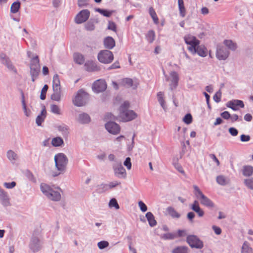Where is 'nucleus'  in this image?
<instances>
[{
	"label": "nucleus",
	"instance_id": "4c0bfd02",
	"mask_svg": "<svg viewBox=\"0 0 253 253\" xmlns=\"http://www.w3.org/2000/svg\"><path fill=\"white\" fill-rule=\"evenodd\" d=\"M63 143V139L60 137L54 138L51 141L52 145L55 147L61 146Z\"/></svg>",
	"mask_w": 253,
	"mask_h": 253
},
{
	"label": "nucleus",
	"instance_id": "b1692460",
	"mask_svg": "<svg viewBox=\"0 0 253 253\" xmlns=\"http://www.w3.org/2000/svg\"><path fill=\"white\" fill-rule=\"evenodd\" d=\"M224 45L229 49L234 51L237 48V43L231 40H225L223 41Z\"/></svg>",
	"mask_w": 253,
	"mask_h": 253
},
{
	"label": "nucleus",
	"instance_id": "20e7f679",
	"mask_svg": "<svg viewBox=\"0 0 253 253\" xmlns=\"http://www.w3.org/2000/svg\"><path fill=\"white\" fill-rule=\"evenodd\" d=\"M56 167L58 171L65 172L68 163V159L65 154L59 153L54 157Z\"/></svg>",
	"mask_w": 253,
	"mask_h": 253
},
{
	"label": "nucleus",
	"instance_id": "58836bf2",
	"mask_svg": "<svg viewBox=\"0 0 253 253\" xmlns=\"http://www.w3.org/2000/svg\"><path fill=\"white\" fill-rule=\"evenodd\" d=\"M146 39L149 42L152 43L155 40V33L153 30H150L148 32L146 35Z\"/></svg>",
	"mask_w": 253,
	"mask_h": 253
},
{
	"label": "nucleus",
	"instance_id": "ddd939ff",
	"mask_svg": "<svg viewBox=\"0 0 253 253\" xmlns=\"http://www.w3.org/2000/svg\"><path fill=\"white\" fill-rule=\"evenodd\" d=\"M113 169L114 174L117 177L120 178H125L126 177V169L121 163L114 164Z\"/></svg>",
	"mask_w": 253,
	"mask_h": 253
},
{
	"label": "nucleus",
	"instance_id": "de8ad7c7",
	"mask_svg": "<svg viewBox=\"0 0 253 253\" xmlns=\"http://www.w3.org/2000/svg\"><path fill=\"white\" fill-rule=\"evenodd\" d=\"M25 174L26 176L28 178L29 180L35 182L36 181V180L33 174V173L28 169H27L25 171Z\"/></svg>",
	"mask_w": 253,
	"mask_h": 253
},
{
	"label": "nucleus",
	"instance_id": "a19ab883",
	"mask_svg": "<svg viewBox=\"0 0 253 253\" xmlns=\"http://www.w3.org/2000/svg\"><path fill=\"white\" fill-rule=\"evenodd\" d=\"M244 183L248 188L253 190V177L245 179Z\"/></svg>",
	"mask_w": 253,
	"mask_h": 253
},
{
	"label": "nucleus",
	"instance_id": "338daca9",
	"mask_svg": "<svg viewBox=\"0 0 253 253\" xmlns=\"http://www.w3.org/2000/svg\"><path fill=\"white\" fill-rule=\"evenodd\" d=\"M221 116L225 120H228L230 118L231 115L228 111H224L221 114Z\"/></svg>",
	"mask_w": 253,
	"mask_h": 253
},
{
	"label": "nucleus",
	"instance_id": "393cba45",
	"mask_svg": "<svg viewBox=\"0 0 253 253\" xmlns=\"http://www.w3.org/2000/svg\"><path fill=\"white\" fill-rule=\"evenodd\" d=\"M74 61L78 64L82 65L84 62V56L81 53L77 52L73 55Z\"/></svg>",
	"mask_w": 253,
	"mask_h": 253
},
{
	"label": "nucleus",
	"instance_id": "69168bd1",
	"mask_svg": "<svg viewBox=\"0 0 253 253\" xmlns=\"http://www.w3.org/2000/svg\"><path fill=\"white\" fill-rule=\"evenodd\" d=\"M240 139L242 142H248L250 140L251 137L249 135L242 134L240 136Z\"/></svg>",
	"mask_w": 253,
	"mask_h": 253
},
{
	"label": "nucleus",
	"instance_id": "2f4dec72",
	"mask_svg": "<svg viewBox=\"0 0 253 253\" xmlns=\"http://www.w3.org/2000/svg\"><path fill=\"white\" fill-rule=\"evenodd\" d=\"M149 13L152 18L153 22L156 24H158L159 21L155 9L152 7H150L149 9Z\"/></svg>",
	"mask_w": 253,
	"mask_h": 253
},
{
	"label": "nucleus",
	"instance_id": "c9c22d12",
	"mask_svg": "<svg viewBox=\"0 0 253 253\" xmlns=\"http://www.w3.org/2000/svg\"><path fill=\"white\" fill-rule=\"evenodd\" d=\"M79 121L82 124L88 123L90 122V117L87 114L83 113L79 115Z\"/></svg>",
	"mask_w": 253,
	"mask_h": 253
},
{
	"label": "nucleus",
	"instance_id": "9d476101",
	"mask_svg": "<svg viewBox=\"0 0 253 253\" xmlns=\"http://www.w3.org/2000/svg\"><path fill=\"white\" fill-rule=\"evenodd\" d=\"M187 242L192 248L202 249L203 247V242L195 235L188 236Z\"/></svg>",
	"mask_w": 253,
	"mask_h": 253
},
{
	"label": "nucleus",
	"instance_id": "0e129e2a",
	"mask_svg": "<svg viewBox=\"0 0 253 253\" xmlns=\"http://www.w3.org/2000/svg\"><path fill=\"white\" fill-rule=\"evenodd\" d=\"M22 107L24 110L25 115L27 117H29L31 114V111L30 110L27 109L26 103H24L23 102V105H22Z\"/></svg>",
	"mask_w": 253,
	"mask_h": 253
},
{
	"label": "nucleus",
	"instance_id": "1a4fd4ad",
	"mask_svg": "<svg viewBox=\"0 0 253 253\" xmlns=\"http://www.w3.org/2000/svg\"><path fill=\"white\" fill-rule=\"evenodd\" d=\"M61 189L57 186L48 185V199L54 201H58L61 199Z\"/></svg>",
	"mask_w": 253,
	"mask_h": 253
},
{
	"label": "nucleus",
	"instance_id": "72a5a7b5",
	"mask_svg": "<svg viewBox=\"0 0 253 253\" xmlns=\"http://www.w3.org/2000/svg\"><path fill=\"white\" fill-rule=\"evenodd\" d=\"M7 158L12 163L17 160L18 157L17 155L12 150H9L7 152Z\"/></svg>",
	"mask_w": 253,
	"mask_h": 253
},
{
	"label": "nucleus",
	"instance_id": "49530a36",
	"mask_svg": "<svg viewBox=\"0 0 253 253\" xmlns=\"http://www.w3.org/2000/svg\"><path fill=\"white\" fill-rule=\"evenodd\" d=\"M51 112L55 114L60 115L61 114V110L59 106L56 105H51L50 106Z\"/></svg>",
	"mask_w": 253,
	"mask_h": 253
},
{
	"label": "nucleus",
	"instance_id": "052dcab7",
	"mask_svg": "<svg viewBox=\"0 0 253 253\" xmlns=\"http://www.w3.org/2000/svg\"><path fill=\"white\" fill-rule=\"evenodd\" d=\"M120 68V63L119 61H116L112 65H111L109 68L108 70L119 69Z\"/></svg>",
	"mask_w": 253,
	"mask_h": 253
},
{
	"label": "nucleus",
	"instance_id": "6ab92c4d",
	"mask_svg": "<svg viewBox=\"0 0 253 253\" xmlns=\"http://www.w3.org/2000/svg\"><path fill=\"white\" fill-rule=\"evenodd\" d=\"M85 70L88 72H96L100 70L96 63L92 61H88L84 64Z\"/></svg>",
	"mask_w": 253,
	"mask_h": 253
},
{
	"label": "nucleus",
	"instance_id": "4468645a",
	"mask_svg": "<svg viewBox=\"0 0 253 253\" xmlns=\"http://www.w3.org/2000/svg\"><path fill=\"white\" fill-rule=\"evenodd\" d=\"M29 247L33 253L37 252L42 248V242L38 237L33 236L31 238Z\"/></svg>",
	"mask_w": 253,
	"mask_h": 253
},
{
	"label": "nucleus",
	"instance_id": "37998d69",
	"mask_svg": "<svg viewBox=\"0 0 253 253\" xmlns=\"http://www.w3.org/2000/svg\"><path fill=\"white\" fill-rule=\"evenodd\" d=\"M109 190L108 184H101L98 186L97 191L98 193H103Z\"/></svg>",
	"mask_w": 253,
	"mask_h": 253
},
{
	"label": "nucleus",
	"instance_id": "412c9836",
	"mask_svg": "<svg viewBox=\"0 0 253 253\" xmlns=\"http://www.w3.org/2000/svg\"><path fill=\"white\" fill-rule=\"evenodd\" d=\"M195 52H191L192 54L197 53L199 56L202 57H206L207 55L208 50L207 48L203 45L199 44L195 48Z\"/></svg>",
	"mask_w": 253,
	"mask_h": 253
},
{
	"label": "nucleus",
	"instance_id": "4be33fe9",
	"mask_svg": "<svg viewBox=\"0 0 253 253\" xmlns=\"http://www.w3.org/2000/svg\"><path fill=\"white\" fill-rule=\"evenodd\" d=\"M191 209L196 212L199 216L202 217L204 215V211L202 210L199 206V202L195 200L191 205Z\"/></svg>",
	"mask_w": 253,
	"mask_h": 253
},
{
	"label": "nucleus",
	"instance_id": "680f3d73",
	"mask_svg": "<svg viewBox=\"0 0 253 253\" xmlns=\"http://www.w3.org/2000/svg\"><path fill=\"white\" fill-rule=\"evenodd\" d=\"M229 132L230 134L233 136H237L238 134V130L234 127H230L229 129Z\"/></svg>",
	"mask_w": 253,
	"mask_h": 253
},
{
	"label": "nucleus",
	"instance_id": "a878e982",
	"mask_svg": "<svg viewBox=\"0 0 253 253\" xmlns=\"http://www.w3.org/2000/svg\"><path fill=\"white\" fill-rule=\"evenodd\" d=\"M178 5L180 16L184 17L186 15V11L183 0H178Z\"/></svg>",
	"mask_w": 253,
	"mask_h": 253
},
{
	"label": "nucleus",
	"instance_id": "603ef678",
	"mask_svg": "<svg viewBox=\"0 0 253 253\" xmlns=\"http://www.w3.org/2000/svg\"><path fill=\"white\" fill-rule=\"evenodd\" d=\"M221 92L220 90H219L217 91L213 96V100L216 102H219L221 100Z\"/></svg>",
	"mask_w": 253,
	"mask_h": 253
},
{
	"label": "nucleus",
	"instance_id": "f3484780",
	"mask_svg": "<svg viewBox=\"0 0 253 253\" xmlns=\"http://www.w3.org/2000/svg\"><path fill=\"white\" fill-rule=\"evenodd\" d=\"M106 87L107 85L104 80H98L93 83L92 89L96 92H100L105 90Z\"/></svg>",
	"mask_w": 253,
	"mask_h": 253
},
{
	"label": "nucleus",
	"instance_id": "dca6fc26",
	"mask_svg": "<svg viewBox=\"0 0 253 253\" xmlns=\"http://www.w3.org/2000/svg\"><path fill=\"white\" fill-rule=\"evenodd\" d=\"M105 127L110 133L117 134L120 132V126L115 122H109L106 124Z\"/></svg>",
	"mask_w": 253,
	"mask_h": 253
},
{
	"label": "nucleus",
	"instance_id": "c85d7f7f",
	"mask_svg": "<svg viewBox=\"0 0 253 253\" xmlns=\"http://www.w3.org/2000/svg\"><path fill=\"white\" fill-rule=\"evenodd\" d=\"M167 211L168 213L173 218H178L180 217V214L179 213L173 208L169 207L167 208Z\"/></svg>",
	"mask_w": 253,
	"mask_h": 253
},
{
	"label": "nucleus",
	"instance_id": "cd10ccee",
	"mask_svg": "<svg viewBox=\"0 0 253 253\" xmlns=\"http://www.w3.org/2000/svg\"><path fill=\"white\" fill-rule=\"evenodd\" d=\"M253 174V167L245 166L243 168V174L246 176H251Z\"/></svg>",
	"mask_w": 253,
	"mask_h": 253
},
{
	"label": "nucleus",
	"instance_id": "473e14b6",
	"mask_svg": "<svg viewBox=\"0 0 253 253\" xmlns=\"http://www.w3.org/2000/svg\"><path fill=\"white\" fill-rule=\"evenodd\" d=\"M20 2L19 0L14 1L10 7V12L12 13H17L20 8Z\"/></svg>",
	"mask_w": 253,
	"mask_h": 253
},
{
	"label": "nucleus",
	"instance_id": "bf43d9fd",
	"mask_svg": "<svg viewBox=\"0 0 253 253\" xmlns=\"http://www.w3.org/2000/svg\"><path fill=\"white\" fill-rule=\"evenodd\" d=\"M121 184L120 182H118L117 181H112L109 183V184H108V188L109 189L114 188L116 187L118 185H119Z\"/></svg>",
	"mask_w": 253,
	"mask_h": 253
},
{
	"label": "nucleus",
	"instance_id": "a211bd4d",
	"mask_svg": "<svg viewBox=\"0 0 253 253\" xmlns=\"http://www.w3.org/2000/svg\"><path fill=\"white\" fill-rule=\"evenodd\" d=\"M227 106L232 109L233 110H238L240 108L244 107V103L239 100H233L227 102Z\"/></svg>",
	"mask_w": 253,
	"mask_h": 253
},
{
	"label": "nucleus",
	"instance_id": "aec40b11",
	"mask_svg": "<svg viewBox=\"0 0 253 253\" xmlns=\"http://www.w3.org/2000/svg\"><path fill=\"white\" fill-rule=\"evenodd\" d=\"M46 116V109L45 106L43 105L41 113L37 117L36 119V123L38 126H42V124L44 121Z\"/></svg>",
	"mask_w": 253,
	"mask_h": 253
},
{
	"label": "nucleus",
	"instance_id": "a18cd8bd",
	"mask_svg": "<svg viewBox=\"0 0 253 253\" xmlns=\"http://www.w3.org/2000/svg\"><path fill=\"white\" fill-rule=\"evenodd\" d=\"M47 91V84H45L42 87L41 94H40V98L41 100H44L46 98V94Z\"/></svg>",
	"mask_w": 253,
	"mask_h": 253
},
{
	"label": "nucleus",
	"instance_id": "7ed1b4c3",
	"mask_svg": "<svg viewBox=\"0 0 253 253\" xmlns=\"http://www.w3.org/2000/svg\"><path fill=\"white\" fill-rule=\"evenodd\" d=\"M194 188V193L195 196L197 197L198 199L200 200L201 203L208 207H213L214 206V204L213 202L207 197L205 196L202 191L200 190L199 188L196 186H193Z\"/></svg>",
	"mask_w": 253,
	"mask_h": 253
},
{
	"label": "nucleus",
	"instance_id": "c03bdc74",
	"mask_svg": "<svg viewBox=\"0 0 253 253\" xmlns=\"http://www.w3.org/2000/svg\"><path fill=\"white\" fill-rule=\"evenodd\" d=\"M96 11L106 17H110L112 14V11H108L107 10L102 9L100 8L97 9Z\"/></svg>",
	"mask_w": 253,
	"mask_h": 253
},
{
	"label": "nucleus",
	"instance_id": "5fc2aeb1",
	"mask_svg": "<svg viewBox=\"0 0 253 253\" xmlns=\"http://www.w3.org/2000/svg\"><path fill=\"white\" fill-rule=\"evenodd\" d=\"M16 182L12 181L11 182H4L3 185L7 189H11L16 186Z\"/></svg>",
	"mask_w": 253,
	"mask_h": 253
},
{
	"label": "nucleus",
	"instance_id": "ea45409f",
	"mask_svg": "<svg viewBox=\"0 0 253 253\" xmlns=\"http://www.w3.org/2000/svg\"><path fill=\"white\" fill-rule=\"evenodd\" d=\"M121 84L127 87H131L133 86V81L130 78H125L122 80Z\"/></svg>",
	"mask_w": 253,
	"mask_h": 253
},
{
	"label": "nucleus",
	"instance_id": "2eb2a0df",
	"mask_svg": "<svg viewBox=\"0 0 253 253\" xmlns=\"http://www.w3.org/2000/svg\"><path fill=\"white\" fill-rule=\"evenodd\" d=\"M90 12L87 9H84L80 12L75 18V21L78 24L86 21L89 17Z\"/></svg>",
	"mask_w": 253,
	"mask_h": 253
},
{
	"label": "nucleus",
	"instance_id": "864d4df0",
	"mask_svg": "<svg viewBox=\"0 0 253 253\" xmlns=\"http://www.w3.org/2000/svg\"><path fill=\"white\" fill-rule=\"evenodd\" d=\"M40 187L42 192L45 196H47V185L45 183H41Z\"/></svg>",
	"mask_w": 253,
	"mask_h": 253
},
{
	"label": "nucleus",
	"instance_id": "c756f323",
	"mask_svg": "<svg viewBox=\"0 0 253 253\" xmlns=\"http://www.w3.org/2000/svg\"><path fill=\"white\" fill-rule=\"evenodd\" d=\"M241 253H253V250L248 242L246 241L243 243Z\"/></svg>",
	"mask_w": 253,
	"mask_h": 253
},
{
	"label": "nucleus",
	"instance_id": "6e6552de",
	"mask_svg": "<svg viewBox=\"0 0 253 253\" xmlns=\"http://www.w3.org/2000/svg\"><path fill=\"white\" fill-rule=\"evenodd\" d=\"M98 60L101 63L104 64H109L114 59L113 53L108 50H101L98 54Z\"/></svg>",
	"mask_w": 253,
	"mask_h": 253
},
{
	"label": "nucleus",
	"instance_id": "13d9d810",
	"mask_svg": "<svg viewBox=\"0 0 253 253\" xmlns=\"http://www.w3.org/2000/svg\"><path fill=\"white\" fill-rule=\"evenodd\" d=\"M124 165L128 169H130L131 168V163L130 162V158L129 157H127L125 162H124Z\"/></svg>",
	"mask_w": 253,
	"mask_h": 253
},
{
	"label": "nucleus",
	"instance_id": "8fccbe9b",
	"mask_svg": "<svg viewBox=\"0 0 253 253\" xmlns=\"http://www.w3.org/2000/svg\"><path fill=\"white\" fill-rule=\"evenodd\" d=\"M184 122L186 124H190L192 122V115L190 114H186L183 119Z\"/></svg>",
	"mask_w": 253,
	"mask_h": 253
},
{
	"label": "nucleus",
	"instance_id": "774afa93",
	"mask_svg": "<svg viewBox=\"0 0 253 253\" xmlns=\"http://www.w3.org/2000/svg\"><path fill=\"white\" fill-rule=\"evenodd\" d=\"M165 239H173L174 238L176 237L175 234H173L171 233H168L164 235Z\"/></svg>",
	"mask_w": 253,
	"mask_h": 253
},
{
	"label": "nucleus",
	"instance_id": "5701e85b",
	"mask_svg": "<svg viewBox=\"0 0 253 253\" xmlns=\"http://www.w3.org/2000/svg\"><path fill=\"white\" fill-rule=\"evenodd\" d=\"M104 44L106 48L112 49L115 45V42L112 37H107L104 40Z\"/></svg>",
	"mask_w": 253,
	"mask_h": 253
},
{
	"label": "nucleus",
	"instance_id": "39448f33",
	"mask_svg": "<svg viewBox=\"0 0 253 253\" xmlns=\"http://www.w3.org/2000/svg\"><path fill=\"white\" fill-rule=\"evenodd\" d=\"M184 40L188 45L187 49L190 52H195V48L200 43V41L195 36L188 34L184 36Z\"/></svg>",
	"mask_w": 253,
	"mask_h": 253
},
{
	"label": "nucleus",
	"instance_id": "e433bc0d",
	"mask_svg": "<svg viewBox=\"0 0 253 253\" xmlns=\"http://www.w3.org/2000/svg\"><path fill=\"white\" fill-rule=\"evenodd\" d=\"M172 253H188V248L185 246H179L174 248Z\"/></svg>",
	"mask_w": 253,
	"mask_h": 253
},
{
	"label": "nucleus",
	"instance_id": "6e6d98bb",
	"mask_svg": "<svg viewBox=\"0 0 253 253\" xmlns=\"http://www.w3.org/2000/svg\"><path fill=\"white\" fill-rule=\"evenodd\" d=\"M108 29L114 32H116V24L113 22L109 21L108 23Z\"/></svg>",
	"mask_w": 253,
	"mask_h": 253
},
{
	"label": "nucleus",
	"instance_id": "3c124183",
	"mask_svg": "<svg viewBox=\"0 0 253 253\" xmlns=\"http://www.w3.org/2000/svg\"><path fill=\"white\" fill-rule=\"evenodd\" d=\"M97 246L100 249H103L109 246V243L105 241H100L98 243Z\"/></svg>",
	"mask_w": 253,
	"mask_h": 253
},
{
	"label": "nucleus",
	"instance_id": "0eeeda50",
	"mask_svg": "<svg viewBox=\"0 0 253 253\" xmlns=\"http://www.w3.org/2000/svg\"><path fill=\"white\" fill-rule=\"evenodd\" d=\"M88 98L89 95L83 89H81L73 99V103L76 106H82L87 103Z\"/></svg>",
	"mask_w": 253,
	"mask_h": 253
},
{
	"label": "nucleus",
	"instance_id": "e2e57ef3",
	"mask_svg": "<svg viewBox=\"0 0 253 253\" xmlns=\"http://www.w3.org/2000/svg\"><path fill=\"white\" fill-rule=\"evenodd\" d=\"M175 235L177 237H184L186 235V231L184 230H179L177 231L176 234Z\"/></svg>",
	"mask_w": 253,
	"mask_h": 253
},
{
	"label": "nucleus",
	"instance_id": "bb28decb",
	"mask_svg": "<svg viewBox=\"0 0 253 253\" xmlns=\"http://www.w3.org/2000/svg\"><path fill=\"white\" fill-rule=\"evenodd\" d=\"M158 100L160 104L162 107L165 110L167 108L165 104V100L164 99V93L163 92L160 91L157 93Z\"/></svg>",
	"mask_w": 253,
	"mask_h": 253
},
{
	"label": "nucleus",
	"instance_id": "09e8293b",
	"mask_svg": "<svg viewBox=\"0 0 253 253\" xmlns=\"http://www.w3.org/2000/svg\"><path fill=\"white\" fill-rule=\"evenodd\" d=\"M109 205L110 207H114L116 210H118L120 208L119 205L115 198H113L110 201Z\"/></svg>",
	"mask_w": 253,
	"mask_h": 253
},
{
	"label": "nucleus",
	"instance_id": "4d7b16f0",
	"mask_svg": "<svg viewBox=\"0 0 253 253\" xmlns=\"http://www.w3.org/2000/svg\"><path fill=\"white\" fill-rule=\"evenodd\" d=\"M138 206H139L140 210L143 212H145L146 211H147V207L142 201H139L138 202Z\"/></svg>",
	"mask_w": 253,
	"mask_h": 253
},
{
	"label": "nucleus",
	"instance_id": "7c9ffc66",
	"mask_svg": "<svg viewBox=\"0 0 253 253\" xmlns=\"http://www.w3.org/2000/svg\"><path fill=\"white\" fill-rule=\"evenodd\" d=\"M146 217L151 226L153 227L156 225L157 222L155 219L154 216L151 212H147L146 214Z\"/></svg>",
	"mask_w": 253,
	"mask_h": 253
},
{
	"label": "nucleus",
	"instance_id": "9b49d317",
	"mask_svg": "<svg viewBox=\"0 0 253 253\" xmlns=\"http://www.w3.org/2000/svg\"><path fill=\"white\" fill-rule=\"evenodd\" d=\"M230 52L227 48L223 45L217 46L216 57L220 60H225L229 56Z\"/></svg>",
	"mask_w": 253,
	"mask_h": 253
},
{
	"label": "nucleus",
	"instance_id": "f704fd0d",
	"mask_svg": "<svg viewBox=\"0 0 253 253\" xmlns=\"http://www.w3.org/2000/svg\"><path fill=\"white\" fill-rule=\"evenodd\" d=\"M217 182L221 185H225L229 182V180L223 175H219L216 178Z\"/></svg>",
	"mask_w": 253,
	"mask_h": 253
},
{
	"label": "nucleus",
	"instance_id": "f03ea898",
	"mask_svg": "<svg viewBox=\"0 0 253 253\" xmlns=\"http://www.w3.org/2000/svg\"><path fill=\"white\" fill-rule=\"evenodd\" d=\"M30 68L32 81L34 82L38 78L41 70L38 56H33L32 59L30 60Z\"/></svg>",
	"mask_w": 253,
	"mask_h": 253
},
{
	"label": "nucleus",
	"instance_id": "79ce46f5",
	"mask_svg": "<svg viewBox=\"0 0 253 253\" xmlns=\"http://www.w3.org/2000/svg\"><path fill=\"white\" fill-rule=\"evenodd\" d=\"M2 63L5 65L7 68L10 70H14V69H15L14 66L8 57L4 61H2Z\"/></svg>",
	"mask_w": 253,
	"mask_h": 253
},
{
	"label": "nucleus",
	"instance_id": "f257e3e1",
	"mask_svg": "<svg viewBox=\"0 0 253 253\" xmlns=\"http://www.w3.org/2000/svg\"><path fill=\"white\" fill-rule=\"evenodd\" d=\"M129 107V103L125 101L120 106L119 118L122 121L127 122L134 119L136 117V114L132 110H128Z\"/></svg>",
	"mask_w": 253,
	"mask_h": 253
},
{
	"label": "nucleus",
	"instance_id": "423d86ee",
	"mask_svg": "<svg viewBox=\"0 0 253 253\" xmlns=\"http://www.w3.org/2000/svg\"><path fill=\"white\" fill-rule=\"evenodd\" d=\"M60 82L57 75H55L53 79V93L51 95V98L55 101H59L61 96Z\"/></svg>",
	"mask_w": 253,
	"mask_h": 253
},
{
	"label": "nucleus",
	"instance_id": "f8f14e48",
	"mask_svg": "<svg viewBox=\"0 0 253 253\" xmlns=\"http://www.w3.org/2000/svg\"><path fill=\"white\" fill-rule=\"evenodd\" d=\"M166 80L169 82L170 89L172 90L176 88L179 81L178 74L176 72L170 73L169 76L166 77Z\"/></svg>",
	"mask_w": 253,
	"mask_h": 253
}]
</instances>
